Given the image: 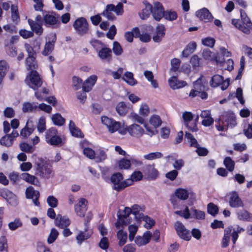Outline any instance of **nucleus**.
Instances as JSON below:
<instances>
[{
    "label": "nucleus",
    "instance_id": "obj_4",
    "mask_svg": "<svg viewBox=\"0 0 252 252\" xmlns=\"http://www.w3.org/2000/svg\"><path fill=\"white\" fill-rule=\"evenodd\" d=\"M241 19L232 20V24L245 34H249L252 30V23L249 17H241Z\"/></svg>",
    "mask_w": 252,
    "mask_h": 252
},
{
    "label": "nucleus",
    "instance_id": "obj_52",
    "mask_svg": "<svg viewBox=\"0 0 252 252\" xmlns=\"http://www.w3.org/2000/svg\"><path fill=\"white\" fill-rule=\"evenodd\" d=\"M194 90L197 92H201L205 90V87L203 84L201 77L199 78L193 83Z\"/></svg>",
    "mask_w": 252,
    "mask_h": 252
},
{
    "label": "nucleus",
    "instance_id": "obj_63",
    "mask_svg": "<svg viewBox=\"0 0 252 252\" xmlns=\"http://www.w3.org/2000/svg\"><path fill=\"white\" fill-rule=\"evenodd\" d=\"M131 165L130 160L123 158L119 161V166L121 169H128Z\"/></svg>",
    "mask_w": 252,
    "mask_h": 252
},
{
    "label": "nucleus",
    "instance_id": "obj_40",
    "mask_svg": "<svg viewBox=\"0 0 252 252\" xmlns=\"http://www.w3.org/2000/svg\"><path fill=\"white\" fill-rule=\"evenodd\" d=\"M116 110L120 116H125L127 112L128 108L124 102H121L118 104Z\"/></svg>",
    "mask_w": 252,
    "mask_h": 252
},
{
    "label": "nucleus",
    "instance_id": "obj_45",
    "mask_svg": "<svg viewBox=\"0 0 252 252\" xmlns=\"http://www.w3.org/2000/svg\"><path fill=\"white\" fill-rule=\"evenodd\" d=\"M47 143L53 146H61L63 145L62 138L57 134L47 142Z\"/></svg>",
    "mask_w": 252,
    "mask_h": 252
},
{
    "label": "nucleus",
    "instance_id": "obj_26",
    "mask_svg": "<svg viewBox=\"0 0 252 252\" xmlns=\"http://www.w3.org/2000/svg\"><path fill=\"white\" fill-rule=\"evenodd\" d=\"M69 128L72 136L77 137H83L84 136L80 129L75 126L74 123L71 120L69 122Z\"/></svg>",
    "mask_w": 252,
    "mask_h": 252
},
{
    "label": "nucleus",
    "instance_id": "obj_58",
    "mask_svg": "<svg viewBox=\"0 0 252 252\" xmlns=\"http://www.w3.org/2000/svg\"><path fill=\"white\" fill-rule=\"evenodd\" d=\"M129 230V236L128 239L129 241L132 242L134 238V236L136 234L137 231V227L136 225H130L128 227Z\"/></svg>",
    "mask_w": 252,
    "mask_h": 252
},
{
    "label": "nucleus",
    "instance_id": "obj_2",
    "mask_svg": "<svg viewBox=\"0 0 252 252\" xmlns=\"http://www.w3.org/2000/svg\"><path fill=\"white\" fill-rule=\"evenodd\" d=\"M141 210V207L137 204L133 205L131 208L126 207L122 214L118 215V220L115 224L116 227L119 228L121 225H126L130 223L131 220L129 218V215L130 214L134 215Z\"/></svg>",
    "mask_w": 252,
    "mask_h": 252
},
{
    "label": "nucleus",
    "instance_id": "obj_60",
    "mask_svg": "<svg viewBox=\"0 0 252 252\" xmlns=\"http://www.w3.org/2000/svg\"><path fill=\"white\" fill-rule=\"evenodd\" d=\"M195 16H213L210 10L206 7H203L197 10L195 13Z\"/></svg>",
    "mask_w": 252,
    "mask_h": 252
},
{
    "label": "nucleus",
    "instance_id": "obj_39",
    "mask_svg": "<svg viewBox=\"0 0 252 252\" xmlns=\"http://www.w3.org/2000/svg\"><path fill=\"white\" fill-rule=\"evenodd\" d=\"M53 123L57 126H62L65 123V119L60 114L57 113L53 115L52 117Z\"/></svg>",
    "mask_w": 252,
    "mask_h": 252
},
{
    "label": "nucleus",
    "instance_id": "obj_44",
    "mask_svg": "<svg viewBox=\"0 0 252 252\" xmlns=\"http://www.w3.org/2000/svg\"><path fill=\"white\" fill-rule=\"evenodd\" d=\"M59 233L58 230L53 228L51 229L50 234L47 239V242L48 244H52L57 239Z\"/></svg>",
    "mask_w": 252,
    "mask_h": 252
},
{
    "label": "nucleus",
    "instance_id": "obj_10",
    "mask_svg": "<svg viewBox=\"0 0 252 252\" xmlns=\"http://www.w3.org/2000/svg\"><path fill=\"white\" fill-rule=\"evenodd\" d=\"M174 228L178 236L182 239L189 241L191 238L189 231L180 221H177L174 223Z\"/></svg>",
    "mask_w": 252,
    "mask_h": 252
},
{
    "label": "nucleus",
    "instance_id": "obj_30",
    "mask_svg": "<svg viewBox=\"0 0 252 252\" xmlns=\"http://www.w3.org/2000/svg\"><path fill=\"white\" fill-rule=\"evenodd\" d=\"M189 194V190L182 189L179 188L175 190V195L179 199L185 200L188 199Z\"/></svg>",
    "mask_w": 252,
    "mask_h": 252
},
{
    "label": "nucleus",
    "instance_id": "obj_13",
    "mask_svg": "<svg viewBox=\"0 0 252 252\" xmlns=\"http://www.w3.org/2000/svg\"><path fill=\"white\" fill-rule=\"evenodd\" d=\"M87 200L85 198H81L77 204L74 206L75 211L76 214L81 217L85 216V214L87 210Z\"/></svg>",
    "mask_w": 252,
    "mask_h": 252
},
{
    "label": "nucleus",
    "instance_id": "obj_43",
    "mask_svg": "<svg viewBox=\"0 0 252 252\" xmlns=\"http://www.w3.org/2000/svg\"><path fill=\"white\" fill-rule=\"evenodd\" d=\"M223 164L230 172L233 171L234 169L235 162L230 157H226L223 160Z\"/></svg>",
    "mask_w": 252,
    "mask_h": 252
},
{
    "label": "nucleus",
    "instance_id": "obj_5",
    "mask_svg": "<svg viewBox=\"0 0 252 252\" xmlns=\"http://www.w3.org/2000/svg\"><path fill=\"white\" fill-rule=\"evenodd\" d=\"M27 85L32 89L37 90L42 84V80L36 71H31L29 78L26 79Z\"/></svg>",
    "mask_w": 252,
    "mask_h": 252
},
{
    "label": "nucleus",
    "instance_id": "obj_11",
    "mask_svg": "<svg viewBox=\"0 0 252 252\" xmlns=\"http://www.w3.org/2000/svg\"><path fill=\"white\" fill-rule=\"evenodd\" d=\"M229 206L232 208L243 207L244 204L239 197L238 193L236 191L230 192L227 194Z\"/></svg>",
    "mask_w": 252,
    "mask_h": 252
},
{
    "label": "nucleus",
    "instance_id": "obj_62",
    "mask_svg": "<svg viewBox=\"0 0 252 252\" xmlns=\"http://www.w3.org/2000/svg\"><path fill=\"white\" fill-rule=\"evenodd\" d=\"M25 47L28 53V57L29 60H32L34 59V56H36V53L33 49L32 47L29 44H25Z\"/></svg>",
    "mask_w": 252,
    "mask_h": 252
},
{
    "label": "nucleus",
    "instance_id": "obj_9",
    "mask_svg": "<svg viewBox=\"0 0 252 252\" xmlns=\"http://www.w3.org/2000/svg\"><path fill=\"white\" fill-rule=\"evenodd\" d=\"M210 84L213 88L220 86L221 90H225L229 85V80L228 79L224 80L223 77L222 76L216 74L212 77Z\"/></svg>",
    "mask_w": 252,
    "mask_h": 252
},
{
    "label": "nucleus",
    "instance_id": "obj_50",
    "mask_svg": "<svg viewBox=\"0 0 252 252\" xmlns=\"http://www.w3.org/2000/svg\"><path fill=\"white\" fill-rule=\"evenodd\" d=\"M36 56H34V59L32 60H29V57L26 59V64L27 68L31 71L34 70L37 68V64L35 61Z\"/></svg>",
    "mask_w": 252,
    "mask_h": 252
},
{
    "label": "nucleus",
    "instance_id": "obj_57",
    "mask_svg": "<svg viewBox=\"0 0 252 252\" xmlns=\"http://www.w3.org/2000/svg\"><path fill=\"white\" fill-rule=\"evenodd\" d=\"M107 158V154L102 150L98 151L96 156H95L94 159L96 162H100L104 160Z\"/></svg>",
    "mask_w": 252,
    "mask_h": 252
},
{
    "label": "nucleus",
    "instance_id": "obj_54",
    "mask_svg": "<svg viewBox=\"0 0 252 252\" xmlns=\"http://www.w3.org/2000/svg\"><path fill=\"white\" fill-rule=\"evenodd\" d=\"M112 50L116 56H120L123 52V49L121 45L117 41L113 42Z\"/></svg>",
    "mask_w": 252,
    "mask_h": 252
},
{
    "label": "nucleus",
    "instance_id": "obj_37",
    "mask_svg": "<svg viewBox=\"0 0 252 252\" xmlns=\"http://www.w3.org/2000/svg\"><path fill=\"white\" fill-rule=\"evenodd\" d=\"M14 140L11 138L10 135L6 134L0 139V144L5 147H10L13 144Z\"/></svg>",
    "mask_w": 252,
    "mask_h": 252
},
{
    "label": "nucleus",
    "instance_id": "obj_48",
    "mask_svg": "<svg viewBox=\"0 0 252 252\" xmlns=\"http://www.w3.org/2000/svg\"><path fill=\"white\" fill-rule=\"evenodd\" d=\"M208 213L213 216H215L219 212L218 207L213 203H209L207 205Z\"/></svg>",
    "mask_w": 252,
    "mask_h": 252
},
{
    "label": "nucleus",
    "instance_id": "obj_1",
    "mask_svg": "<svg viewBox=\"0 0 252 252\" xmlns=\"http://www.w3.org/2000/svg\"><path fill=\"white\" fill-rule=\"evenodd\" d=\"M35 174L41 178L48 179L53 175L52 165L42 158H39L35 162Z\"/></svg>",
    "mask_w": 252,
    "mask_h": 252
},
{
    "label": "nucleus",
    "instance_id": "obj_21",
    "mask_svg": "<svg viewBox=\"0 0 252 252\" xmlns=\"http://www.w3.org/2000/svg\"><path fill=\"white\" fill-rule=\"evenodd\" d=\"M168 83L170 87L173 90L182 88L187 85L186 81L179 80L175 76L169 78Z\"/></svg>",
    "mask_w": 252,
    "mask_h": 252
},
{
    "label": "nucleus",
    "instance_id": "obj_33",
    "mask_svg": "<svg viewBox=\"0 0 252 252\" xmlns=\"http://www.w3.org/2000/svg\"><path fill=\"white\" fill-rule=\"evenodd\" d=\"M190 211L191 212V218L200 220L205 219V213L204 211L197 210L194 208H191Z\"/></svg>",
    "mask_w": 252,
    "mask_h": 252
},
{
    "label": "nucleus",
    "instance_id": "obj_42",
    "mask_svg": "<svg viewBox=\"0 0 252 252\" xmlns=\"http://www.w3.org/2000/svg\"><path fill=\"white\" fill-rule=\"evenodd\" d=\"M163 155L161 153L159 152L150 153L148 154L145 155L143 157L145 159L148 160H152L156 159H158L162 158Z\"/></svg>",
    "mask_w": 252,
    "mask_h": 252
},
{
    "label": "nucleus",
    "instance_id": "obj_14",
    "mask_svg": "<svg viewBox=\"0 0 252 252\" xmlns=\"http://www.w3.org/2000/svg\"><path fill=\"white\" fill-rule=\"evenodd\" d=\"M143 172L149 178L155 180L158 175V172L155 168L154 164H147L144 166L142 169Z\"/></svg>",
    "mask_w": 252,
    "mask_h": 252
},
{
    "label": "nucleus",
    "instance_id": "obj_7",
    "mask_svg": "<svg viewBox=\"0 0 252 252\" xmlns=\"http://www.w3.org/2000/svg\"><path fill=\"white\" fill-rule=\"evenodd\" d=\"M73 27L77 33L80 35L87 34L89 31V26L86 19L81 17L77 19L74 22Z\"/></svg>",
    "mask_w": 252,
    "mask_h": 252
},
{
    "label": "nucleus",
    "instance_id": "obj_56",
    "mask_svg": "<svg viewBox=\"0 0 252 252\" xmlns=\"http://www.w3.org/2000/svg\"><path fill=\"white\" fill-rule=\"evenodd\" d=\"M57 130L55 127H51L48 129L46 132V141L48 142L50 139L52 138L53 136L57 134Z\"/></svg>",
    "mask_w": 252,
    "mask_h": 252
},
{
    "label": "nucleus",
    "instance_id": "obj_49",
    "mask_svg": "<svg viewBox=\"0 0 252 252\" xmlns=\"http://www.w3.org/2000/svg\"><path fill=\"white\" fill-rule=\"evenodd\" d=\"M202 57L203 58L206 60L208 61H213L216 60V57L215 56L214 53L212 52L209 49H204L202 53Z\"/></svg>",
    "mask_w": 252,
    "mask_h": 252
},
{
    "label": "nucleus",
    "instance_id": "obj_28",
    "mask_svg": "<svg viewBox=\"0 0 252 252\" xmlns=\"http://www.w3.org/2000/svg\"><path fill=\"white\" fill-rule=\"evenodd\" d=\"M164 7L162 4L159 1H155L153 8V11L152 12V16H162L164 12Z\"/></svg>",
    "mask_w": 252,
    "mask_h": 252
},
{
    "label": "nucleus",
    "instance_id": "obj_59",
    "mask_svg": "<svg viewBox=\"0 0 252 252\" xmlns=\"http://www.w3.org/2000/svg\"><path fill=\"white\" fill-rule=\"evenodd\" d=\"M82 80L79 77L74 76L72 78V86L75 90H77L82 87Z\"/></svg>",
    "mask_w": 252,
    "mask_h": 252
},
{
    "label": "nucleus",
    "instance_id": "obj_3",
    "mask_svg": "<svg viewBox=\"0 0 252 252\" xmlns=\"http://www.w3.org/2000/svg\"><path fill=\"white\" fill-rule=\"evenodd\" d=\"M112 184V189L117 191H120L130 186V180H124L123 175L119 172L114 173L110 179Z\"/></svg>",
    "mask_w": 252,
    "mask_h": 252
},
{
    "label": "nucleus",
    "instance_id": "obj_55",
    "mask_svg": "<svg viewBox=\"0 0 252 252\" xmlns=\"http://www.w3.org/2000/svg\"><path fill=\"white\" fill-rule=\"evenodd\" d=\"M26 197L28 198H32L33 196H37L39 195L38 191H35L32 187H29L27 188L26 191Z\"/></svg>",
    "mask_w": 252,
    "mask_h": 252
},
{
    "label": "nucleus",
    "instance_id": "obj_8",
    "mask_svg": "<svg viewBox=\"0 0 252 252\" xmlns=\"http://www.w3.org/2000/svg\"><path fill=\"white\" fill-rule=\"evenodd\" d=\"M185 139L188 140V142L190 143L191 147L196 148V152L200 156H205L208 153V151L205 148L198 147V144L197 140L194 138L193 135L188 132H185Z\"/></svg>",
    "mask_w": 252,
    "mask_h": 252
},
{
    "label": "nucleus",
    "instance_id": "obj_46",
    "mask_svg": "<svg viewBox=\"0 0 252 252\" xmlns=\"http://www.w3.org/2000/svg\"><path fill=\"white\" fill-rule=\"evenodd\" d=\"M143 178V174L141 171H135L131 175L130 178L126 179V180H130L131 183L130 185L133 184L134 181H139Z\"/></svg>",
    "mask_w": 252,
    "mask_h": 252
},
{
    "label": "nucleus",
    "instance_id": "obj_29",
    "mask_svg": "<svg viewBox=\"0 0 252 252\" xmlns=\"http://www.w3.org/2000/svg\"><path fill=\"white\" fill-rule=\"evenodd\" d=\"M231 231L232 227H228L225 229L224 236L221 242V247L222 248H226L228 246Z\"/></svg>",
    "mask_w": 252,
    "mask_h": 252
},
{
    "label": "nucleus",
    "instance_id": "obj_61",
    "mask_svg": "<svg viewBox=\"0 0 252 252\" xmlns=\"http://www.w3.org/2000/svg\"><path fill=\"white\" fill-rule=\"evenodd\" d=\"M47 202L51 208H55L58 206V200L53 195L49 196L47 198Z\"/></svg>",
    "mask_w": 252,
    "mask_h": 252
},
{
    "label": "nucleus",
    "instance_id": "obj_38",
    "mask_svg": "<svg viewBox=\"0 0 252 252\" xmlns=\"http://www.w3.org/2000/svg\"><path fill=\"white\" fill-rule=\"evenodd\" d=\"M117 237L119 240V245L121 247L126 242L127 239V233L123 231L122 230H120L117 233Z\"/></svg>",
    "mask_w": 252,
    "mask_h": 252
},
{
    "label": "nucleus",
    "instance_id": "obj_17",
    "mask_svg": "<svg viewBox=\"0 0 252 252\" xmlns=\"http://www.w3.org/2000/svg\"><path fill=\"white\" fill-rule=\"evenodd\" d=\"M127 130L131 136L138 138L141 137L144 133V129L137 124L130 125L127 127Z\"/></svg>",
    "mask_w": 252,
    "mask_h": 252
},
{
    "label": "nucleus",
    "instance_id": "obj_35",
    "mask_svg": "<svg viewBox=\"0 0 252 252\" xmlns=\"http://www.w3.org/2000/svg\"><path fill=\"white\" fill-rule=\"evenodd\" d=\"M37 103L25 102L23 104L22 111L24 113L31 112L37 108Z\"/></svg>",
    "mask_w": 252,
    "mask_h": 252
},
{
    "label": "nucleus",
    "instance_id": "obj_16",
    "mask_svg": "<svg viewBox=\"0 0 252 252\" xmlns=\"http://www.w3.org/2000/svg\"><path fill=\"white\" fill-rule=\"evenodd\" d=\"M183 118L184 120L185 126L188 129L192 131H196L198 130L195 124L190 123L193 119V115L191 112H186L183 114Z\"/></svg>",
    "mask_w": 252,
    "mask_h": 252
},
{
    "label": "nucleus",
    "instance_id": "obj_64",
    "mask_svg": "<svg viewBox=\"0 0 252 252\" xmlns=\"http://www.w3.org/2000/svg\"><path fill=\"white\" fill-rule=\"evenodd\" d=\"M0 252H8L7 240L4 236L0 238Z\"/></svg>",
    "mask_w": 252,
    "mask_h": 252
},
{
    "label": "nucleus",
    "instance_id": "obj_34",
    "mask_svg": "<svg viewBox=\"0 0 252 252\" xmlns=\"http://www.w3.org/2000/svg\"><path fill=\"white\" fill-rule=\"evenodd\" d=\"M20 150L25 153L31 154L35 150V147L26 142H22L19 145Z\"/></svg>",
    "mask_w": 252,
    "mask_h": 252
},
{
    "label": "nucleus",
    "instance_id": "obj_6",
    "mask_svg": "<svg viewBox=\"0 0 252 252\" xmlns=\"http://www.w3.org/2000/svg\"><path fill=\"white\" fill-rule=\"evenodd\" d=\"M101 121L102 123L107 126L109 131L111 133H114L117 131H119V132L122 134L125 133V131H120L121 126V124L120 122H117L106 116L102 117Z\"/></svg>",
    "mask_w": 252,
    "mask_h": 252
},
{
    "label": "nucleus",
    "instance_id": "obj_25",
    "mask_svg": "<svg viewBox=\"0 0 252 252\" xmlns=\"http://www.w3.org/2000/svg\"><path fill=\"white\" fill-rule=\"evenodd\" d=\"M237 218L239 220L252 221V214L245 210H239L237 212Z\"/></svg>",
    "mask_w": 252,
    "mask_h": 252
},
{
    "label": "nucleus",
    "instance_id": "obj_20",
    "mask_svg": "<svg viewBox=\"0 0 252 252\" xmlns=\"http://www.w3.org/2000/svg\"><path fill=\"white\" fill-rule=\"evenodd\" d=\"M97 80V76L96 75H92L89 77L82 84V91L85 92L90 91L92 87L95 84Z\"/></svg>",
    "mask_w": 252,
    "mask_h": 252
},
{
    "label": "nucleus",
    "instance_id": "obj_18",
    "mask_svg": "<svg viewBox=\"0 0 252 252\" xmlns=\"http://www.w3.org/2000/svg\"><path fill=\"white\" fill-rule=\"evenodd\" d=\"M55 225L59 228L67 227L70 224V221L66 216L57 215L55 220Z\"/></svg>",
    "mask_w": 252,
    "mask_h": 252
},
{
    "label": "nucleus",
    "instance_id": "obj_31",
    "mask_svg": "<svg viewBox=\"0 0 252 252\" xmlns=\"http://www.w3.org/2000/svg\"><path fill=\"white\" fill-rule=\"evenodd\" d=\"M122 79L130 86L137 84V81L133 77V74L131 72L126 71L122 77Z\"/></svg>",
    "mask_w": 252,
    "mask_h": 252
},
{
    "label": "nucleus",
    "instance_id": "obj_36",
    "mask_svg": "<svg viewBox=\"0 0 252 252\" xmlns=\"http://www.w3.org/2000/svg\"><path fill=\"white\" fill-rule=\"evenodd\" d=\"M91 235V233L87 232L86 230L85 231H80L78 235L76 236L78 244L80 245L84 241L89 239Z\"/></svg>",
    "mask_w": 252,
    "mask_h": 252
},
{
    "label": "nucleus",
    "instance_id": "obj_51",
    "mask_svg": "<svg viewBox=\"0 0 252 252\" xmlns=\"http://www.w3.org/2000/svg\"><path fill=\"white\" fill-rule=\"evenodd\" d=\"M37 128L40 133H43L46 130V121L44 117H41L39 118Z\"/></svg>",
    "mask_w": 252,
    "mask_h": 252
},
{
    "label": "nucleus",
    "instance_id": "obj_12",
    "mask_svg": "<svg viewBox=\"0 0 252 252\" xmlns=\"http://www.w3.org/2000/svg\"><path fill=\"white\" fill-rule=\"evenodd\" d=\"M43 21L42 17H36L35 20L28 19V23L30 25L32 32H34L36 34L41 35L43 32L42 24Z\"/></svg>",
    "mask_w": 252,
    "mask_h": 252
},
{
    "label": "nucleus",
    "instance_id": "obj_24",
    "mask_svg": "<svg viewBox=\"0 0 252 252\" xmlns=\"http://www.w3.org/2000/svg\"><path fill=\"white\" fill-rule=\"evenodd\" d=\"M42 19L47 27L56 28L60 23V20L56 17H42Z\"/></svg>",
    "mask_w": 252,
    "mask_h": 252
},
{
    "label": "nucleus",
    "instance_id": "obj_19",
    "mask_svg": "<svg viewBox=\"0 0 252 252\" xmlns=\"http://www.w3.org/2000/svg\"><path fill=\"white\" fill-rule=\"evenodd\" d=\"M223 119L225 123V126L226 125L227 127L233 128L237 125L236 117L234 113L228 112L225 113L223 116Z\"/></svg>",
    "mask_w": 252,
    "mask_h": 252
},
{
    "label": "nucleus",
    "instance_id": "obj_32",
    "mask_svg": "<svg viewBox=\"0 0 252 252\" xmlns=\"http://www.w3.org/2000/svg\"><path fill=\"white\" fill-rule=\"evenodd\" d=\"M143 3L145 5V9H143L142 12L138 13V16H150L153 11L154 6L150 2L147 0L143 1Z\"/></svg>",
    "mask_w": 252,
    "mask_h": 252
},
{
    "label": "nucleus",
    "instance_id": "obj_53",
    "mask_svg": "<svg viewBox=\"0 0 252 252\" xmlns=\"http://www.w3.org/2000/svg\"><path fill=\"white\" fill-rule=\"evenodd\" d=\"M7 71L6 63L4 61L0 62V84L6 74Z\"/></svg>",
    "mask_w": 252,
    "mask_h": 252
},
{
    "label": "nucleus",
    "instance_id": "obj_47",
    "mask_svg": "<svg viewBox=\"0 0 252 252\" xmlns=\"http://www.w3.org/2000/svg\"><path fill=\"white\" fill-rule=\"evenodd\" d=\"M90 43L97 52L105 45L101 41L95 39L90 40Z\"/></svg>",
    "mask_w": 252,
    "mask_h": 252
},
{
    "label": "nucleus",
    "instance_id": "obj_27",
    "mask_svg": "<svg viewBox=\"0 0 252 252\" xmlns=\"http://www.w3.org/2000/svg\"><path fill=\"white\" fill-rule=\"evenodd\" d=\"M196 43L194 41H192L189 43L186 48L182 52V56L183 57L187 58L192 53L196 48Z\"/></svg>",
    "mask_w": 252,
    "mask_h": 252
},
{
    "label": "nucleus",
    "instance_id": "obj_23",
    "mask_svg": "<svg viewBox=\"0 0 252 252\" xmlns=\"http://www.w3.org/2000/svg\"><path fill=\"white\" fill-rule=\"evenodd\" d=\"M21 178L26 182L36 186H39L40 183L37 178L28 173H22Z\"/></svg>",
    "mask_w": 252,
    "mask_h": 252
},
{
    "label": "nucleus",
    "instance_id": "obj_22",
    "mask_svg": "<svg viewBox=\"0 0 252 252\" xmlns=\"http://www.w3.org/2000/svg\"><path fill=\"white\" fill-rule=\"evenodd\" d=\"M51 38V40H50L45 43L44 49L42 52V55L44 56H48L50 55L54 49L55 42L56 40V35H52Z\"/></svg>",
    "mask_w": 252,
    "mask_h": 252
},
{
    "label": "nucleus",
    "instance_id": "obj_41",
    "mask_svg": "<svg viewBox=\"0 0 252 252\" xmlns=\"http://www.w3.org/2000/svg\"><path fill=\"white\" fill-rule=\"evenodd\" d=\"M150 123L155 127H159L162 124V121L160 117L157 115H153L150 119Z\"/></svg>",
    "mask_w": 252,
    "mask_h": 252
},
{
    "label": "nucleus",
    "instance_id": "obj_15",
    "mask_svg": "<svg viewBox=\"0 0 252 252\" xmlns=\"http://www.w3.org/2000/svg\"><path fill=\"white\" fill-rule=\"evenodd\" d=\"M97 56L102 61L110 62L112 59V50L105 45L98 51Z\"/></svg>",
    "mask_w": 252,
    "mask_h": 252
}]
</instances>
